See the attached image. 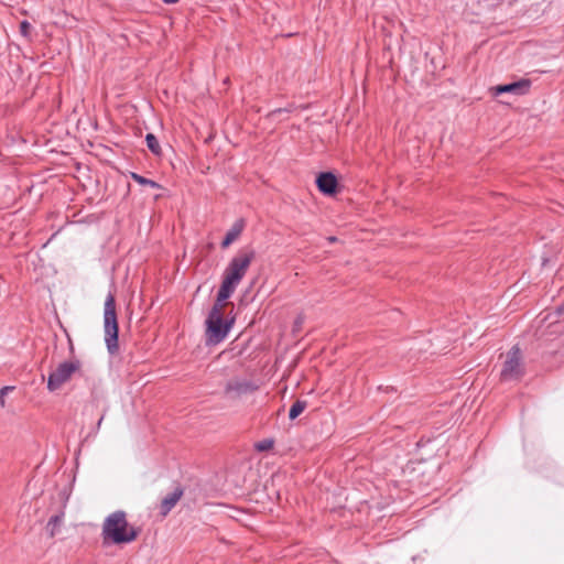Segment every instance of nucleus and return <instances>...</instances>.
<instances>
[{
    "label": "nucleus",
    "instance_id": "obj_1",
    "mask_svg": "<svg viewBox=\"0 0 564 564\" xmlns=\"http://www.w3.org/2000/svg\"><path fill=\"white\" fill-rule=\"evenodd\" d=\"M140 531L127 520V513L122 510L110 513L102 523L101 536L104 543L127 544L133 542Z\"/></svg>",
    "mask_w": 564,
    "mask_h": 564
},
{
    "label": "nucleus",
    "instance_id": "obj_2",
    "mask_svg": "<svg viewBox=\"0 0 564 564\" xmlns=\"http://www.w3.org/2000/svg\"><path fill=\"white\" fill-rule=\"evenodd\" d=\"M256 258L254 250H240L228 263L223 273V291H236Z\"/></svg>",
    "mask_w": 564,
    "mask_h": 564
},
{
    "label": "nucleus",
    "instance_id": "obj_3",
    "mask_svg": "<svg viewBox=\"0 0 564 564\" xmlns=\"http://www.w3.org/2000/svg\"><path fill=\"white\" fill-rule=\"evenodd\" d=\"M104 330L105 343L110 354L118 351V322L116 314V300L115 295L109 293L105 301L104 308Z\"/></svg>",
    "mask_w": 564,
    "mask_h": 564
},
{
    "label": "nucleus",
    "instance_id": "obj_4",
    "mask_svg": "<svg viewBox=\"0 0 564 564\" xmlns=\"http://www.w3.org/2000/svg\"><path fill=\"white\" fill-rule=\"evenodd\" d=\"M523 375L524 364L521 350L518 346H513L505 356L500 378L503 381H518Z\"/></svg>",
    "mask_w": 564,
    "mask_h": 564
},
{
    "label": "nucleus",
    "instance_id": "obj_5",
    "mask_svg": "<svg viewBox=\"0 0 564 564\" xmlns=\"http://www.w3.org/2000/svg\"><path fill=\"white\" fill-rule=\"evenodd\" d=\"M80 369V362L78 360L64 361L54 369L47 379V389L53 392L66 382H68L73 375Z\"/></svg>",
    "mask_w": 564,
    "mask_h": 564
},
{
    "label": "nucleus",
    "instance_id": "obj_6",
    "mask_svg": "<svg viewBox=\"0 0 564 564\" xmlns=\"http://www.w3.org/2000/svg\"><path fill=\"white\" fill-rule=\"evenodd\" d=\"M207 335L212 341L218 343L224 339L229 330L230 324L224 323V315L209 314L206 321Z\"/></svg>",
    "mask_w": 564,
    "mask_h": 564
},
{
    "label": "nucleus",
    "instance_id": "obj_7",
    "mask_svg": "<svg viewBox=\"0 0 564 564\" xmlns=\"http://www.w3.org/2000/svg\"><path fill=\"white\" fill-rule=\"evenodd\" d=\"M530 85H531V83L529 79H521V80H518V82H514L511 84L499 85V86L495 87L494 90H495V95L510 93L513 95L521 96L529 91Z\"/></svg>",
    "mask_w": 564,
    "mask_h": 564
},
{
    "label": "nucleus",
    "instance_id": "obj_8",
    "mask_svg": "<svg viewBox=\"0 0 564 564\" xmlns=\"http://www.w3.org/2000/svg\"><path fill=\"white\" fill-rule=\"evenodd\" d=\"M253 390V386L246 380L232 379L227 382L225 388L226 395L230 398H238Z\"/></svg>",
    "mask_w": 564,
    "mask_h": 564
},
{
    "label": "nucleus",
    "instance_id": "obj_9",
    "mask_svg": "<svg viewBox=\"0 0 564 564\" xmlns=\"http://www.w3.org/2000/svg\"><path fill=\"white\" fill-rule=\"evenodd\" d=\"M316 184L318 189L326 195H333L336 193L337 178L333 173H321L316 180Z\"/></svg>",
    "mask_w": 564,
    "mask_h": 564
},
{
    "label": "nucleus",
    "instance_id": "obj_10",
    "mask_svg": "<svg viewBox=\"0 0 564 564\" xmlns=\"http://www.w3.org/2000/svg\"><path fill=\"white\" fill-rule=\"evenodd\" d=\"M182 496L183 490L181 488H176L173 492L169 494L161 502L162 516H166L175 507Z\"/></svg>",
    "mask_w": 564,
    "mask_h": 564
},
{
    "label": "nucleus",
    "instance_id": "obj_11",
    "mask_svg": "<svg viewBox=\"0 0 564 564\" xmlns=\"http://www.w3.org/2000/svg\"><path fill=\"white\" fill-rule=\"evenodd\" d=\"M245 228V221L242 219H238L232 227L226 234L221 247L224 249L228 248L238 237L241 235Z\"/></svg>",
    "mask_w": 564,
    "mask_h": 564
},
{
    "label": "nucleus",
    "instance_id": "obj_12",
    "mask_svg": "<svg viewBox=\"0 0 564 564\" xmlns=\"http://www.w3.org/2000/svg\"><path fill=\"white\" fill-rule=\"evenodd\" d=\"M234 292L235 291H229L226 294V292L223 291V285H220L218 293H217L216 302H215L209 314L216 313L218 315H224V308L227 305L226 301L234 294Z\"/></svg>",
    "mask_w": 564,
    "mask_h": 564
},
{
    "label": "nucleus",
    "instance_id": "obj_13",
    "mask_svg": "<svg viewBox=\"0 0 564 564\" xmlns=\"http://www.w3.org/2000/svg\"><path fill=\"white\" fill-rule=\"evenodd\" d=\"M63 517H64V513L55 514V516L51 517V519L47 522V527H46V529L50 533V536H54L58 532V530L63 523Z\"/></svg>",
    "mask_w": 564,
    "mask_h": 564
},
{
    "label": "nucleus",
    "instance_id": "obj_14",
    "mask_svg": "<svg viewBox=\"0 0 564 564\" xmlns=\"http://www.w3.org/2000/svg\"><path fill=\"white\" fill-rule=\"evenodd\" d=\"M307 402L303 400H296L290 409L289 417L291 420L296 419L306 409Z\"/></svg>",
    "mask_w": 564,
    "mask_h": 564
},
{
    "label": "nucleus",
    "instance_id": "obj_15",
    "mask_svg": "<svg viewBox=\"0 0 564 564\" xmlns=\"http://www.w3.org/2000/svg\"><path fill=\"white\" fill-rule=\"evenodd\" d=\"M145 142H147V145L149 148V150L153 153V154H160L161 152V147H160V143L156 139V137L152 133H148L147 137H145Z\"/></svg>",
    "mask_w": 564,
    "mask_h": 564
},
{
    "label": "nucleus",
    "instance_id": "obj_16",
    "mask_svg": "<svg viewBox=\"0 0 564 564\" xmlns=\"http://www.w3.org/2000/svg\"><path fill=\"white\" fill-rule=\"evenodd\" d=\"M131 178L140 185H148L153 188H160V185L156 182L149 180V178H147L142 175H139L137 173H131Z\"/></svg>",
    "mask_w": 564,
    "mask_h": 564
},
{
    "label": "nucleus",
    "instance_id": "obj_17",
    "mask_svg": "<svg viewBox=\"0 0 564 564\" xmlns=\"http://www.w3.org/2000/svg\"><path fill=\"white\" fill-rule=\"evenodd\" d=\"M256 449L258 452H265V451H269L273 447V441L272 440H262L260 442H258L256 445H254Z\"/></svg>",
    "mask_w": 564,
    "mask_h": 564
},
{
    "label": "nucleus",
    "instance_id": "obj_18",
    "mask_svg": "<svg viewBox=\"0 0 564 564\" xmlns=\"http://www.w3.org/2000/svg\"><path fill=\"white\" fill-rule=\"evenodd\" d=\"M13 389V387H3L0 389V405L1 406H4L6 405V395L8 394L9 391H11Z\"/></svg>",
    "mask_w": 564,
    "mask_h": 564
},
{
    "label": "nucleus",
    "instance_id": "obj_19",
    "mask_svg": "<svg viewBox=\"0 0 564 564\" xmlns=\"http://www.w3.org/2000/svg\"><path fill=\"white\" fill-rule=\"evenodd\" d=\"M31 24L28 21H22L20 23V32L23 36H28L30 33Z\"/></svg>",
    "mask_w": 564,
    "mask_h": 564
},
{
    "label": "nucleus",
    "instance_id": "obj_20",
    "mask_svg": "<svg viewBox=\"0 0 564 564\" xmlns=\"http://www.w3.org/2000/svg\"><path fill=\"white\" fill-rule=\"evenodd\" d=\"M165 4H174L178 2V0H162Z\"/></svg>",
    "mask_w": 564,
    "mask_h": 564
},
{
    "label": "nucleus",
    "instance_id": "obj_21",
    "mask_svg": "<svg viewBox=\"0 0 564 564\" xmlns=\"http://www.w3.org/2000/svg\"><path fill=\"white\" fill-rule=\"evenodd\" d=\"M102 420H104V416H101V417L99 419V421H98V423H97V426H98V427H100Z\"/></svg>",
    "mask_w": 564,
    "mask_h": 564
},
{
    "label": "nucleus",
    "instance_id": "obj_22",
    "mask_svg": "<svg viewBox=\"0 0 564 564\" xmlns=\"http://www.w3.org/2000/svg\"><path fill=\"white\" fill-rule=\"evenodd\" d=\"M328 240H329V242H334V241H336V237H329Z\"/></svg>",
    "mask_w": 564,
    "mask_h": 564
}]
</instances>
